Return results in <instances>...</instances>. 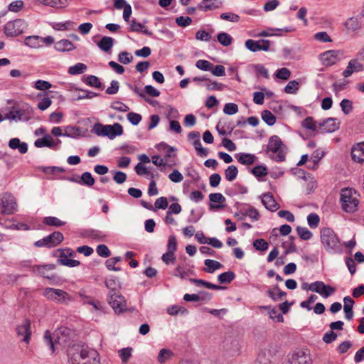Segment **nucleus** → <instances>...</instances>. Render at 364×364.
I'll list each match as a JSON object with an SVG mask.
<instances>
[{
  "label": "nucleus",
  "instance_id": "f257e3e1",
  "mask_svg": "<svg viewBox=\"0 0 364 364\" xmlns=\"http://www.w3.org/2000/svg\"><path fill=\"white\" fill-rule=\"evenodd\" d=\"M72 364H101L99 353L87 346L73 345L68 350Z\"/></svg>",
  "mask_w": 364,
  "mask_h": 364
},
{
  "label": "nucleus",
  "instance_id": "f03ea898",
  "mask_svg": "<svg viewBox=\"0 0 364 364\" xmlns=\"http://www.w3.org/2000/svg\"><path fill=\"white\" fill-rule=\"evenodd\" d=\"M321 241L326 252L330 254L341 253L342 246L336 232L329 228L321 230Z\"/></svg>",
  "mask_w": 364,
  "mask_h": 364
},
{
  "label": "nucleus",
  "instance_id": "7ed1b4c3",
  "mask_svg": "<svg viewBox=\"0 0 364 364\" xmlns=\"http://www.w3.org/2000/svg\"><path fill=\"white\" fill-rule=\"evenodd\" d=\"M284 145L281 139L274 135L269 139L267 146V152L269 153V157L277 162H282L286 159V152L284 150Z\"/></svg>",
  "mask_w": 364,
  "mask_h": 364
},
{
  "label": "nucleus",
  "instance_id": "20e7f679",
  "mask_svg": "<svg viewBox=\"0 0 364 364\" xmlns=\"http://www.w3.org/2000/svg\"><path fill=\"white\" fill-rule=\"evenodd\" d=\"M93 131L97 136H107L109 139H114L117 136L123 134V127L119 123L103 125L100 123L95 124Z\"/></svg>",
  "mask_w": 364,
  "mask_h": 364
},
{
  "label": "nucleus",
  "instance_id": "39448f33",
  "mask_svg": "<svg viewBox=\"0 0 364 364\" xmlns=\"http://www.w3.org/2000/svg\"><path fill=\"white\" fill-rule=\"evenodd\" d=\"M340 201L343 209L347 213H354L357 210L359 200L355 191L346 188L342 189Z\"/></svg>",
  "mask_w": 364,
  "mask_h": 364
},
{
  "label": "nucleus",
  "instance_id": "423d86ee",
  "mask_svg": "<svg viewBox=\"0 0 364 364\" xmlns=\"http://www.w3.org/2000/svg\"><path fill=\"white\" fill-rule=\"evenodd\" d=\"M43 295L48 299L58 304H68L72 297L65 291L51 287L44 289Z\"/></svg>",
  "mask_w": 364,
  "mask_h": 364
},
{
  "label": "nucleus",
  "instance_id": "0eeeda50",
  "mask_svg": "<svg viewBox=\"0 0 364 364\" xmlns=\"http://www.w3.org/2000/svg\"><path fill=\"white\" fill-rule=\"evenodd\" d=\"M28 28V23L21 18L7 22L4 28V33L9 37L21 35Z\"/></svg>",
  "mask_w": 364,
  "mask_h": 364
},
{
  "label": "nucleus",
  "instance_id": "6e6552de",
  "mask_svg": "<svg viewBox=\"0 0 364 364\" xmlns=\"http://www.w3.org/2000/svg\"><path fill=\"white\" fill-rule=\"evenodd\" d=\"M33 115V110L31 106L26 105L20 109H13L5 115V119L14 121H28Z\"/></svg>",
  "mask_w": 364,
  "mask_h": 364
},
{
  "label": "nucleus",
  "instance_id": "1a4fd4ad",
  "mask_svg": "<svg viewBox=\"0 0 364 364\" xmlns=\"http://www.w3.org/2000/svg\"><path fill=\"white\" fill-rule=\"evenodd\" d=\"M63 239V235L59 231H55L52 234L35 242L34 245L37 247H46L52 248L61 243Z\"/></svg>",
  "mask_w": 364,
  "mask_h": 364
},
{
  "label": "nucleus",
  "instance_id": "9d476101",
  "mask_svg": "<svg viewBox=\"0 0 364 364\" xmlns=\"http://www.w3.org/2000/svg\"><path fill=\"white\" fill-rule=\"evenodd\" d=\"M107 302L117 314H122L127 310L126 300L121 294L109 292L107 294Z\"/></svg>",
  "mask_w": 364,
  "mask_h": 364
},
{
  "label": "nucleus",
  "instance_id": "9b49d317",
  "mask_svg": "<svg viewBox=\"0 0 364 364\" xmlns=\"http://www.w3.org/2000/svg\"><path fill=\"white\" fill-rule=\"evenodd\" d=\"M177 249L176 239L173 235H171L168 240L167 244V252L163 254L161 257L162 261L166 264H170L174 263L176 260L175 252Z\"/></svg>",
  "mask_w": 364,
  "mask_h": 364
},
{
  "label": "nucleus",
  "instance_id": "f8f14e48",
  "mask_svg": "<svg viewBox=\"0 0 364 364\" xmlns=\"http://www.w3.org/2000/svg\"><path fill=\"white\" fill-rule=\"evenodd\" d=\"M1 200L2 205V213L4 214L11 215L17 210V203L16 199L11 194H3Z\"/></svg>",
  "mask_w": 364,
  "mask_h": 364
},
{
  "label": "nucleus",
  "instance_id": "ddd939ff",
  "mask_svg": "<svg viewBox=\"0 0 364 364\" xmlns=\"http://www.w3.org/2000/svg\"><path fill=\"white\" fill-rule=\"evenodd\" d=\"M270 41L269 40L260 39L254 41L248 39L245 41V47L252 52L259 50L268 51L269 50Z\"/></svg>",
  "mask_w": 364,
  "mask_h": 364
},
{
  "label": "nucleus",
  "instance_id": "4468645a",
  "mask_svg": "<svg viewBox=\"0 0 364 364\" xmlns=\"http://www.w3.org/2000/svg\"><path fill=\"white\" fill-rule=\"evenodd\" d=\"M16 333L22 342L29 343L31 339V322L28 319L23 321L22 323L16 327Z\"/></svg>",
  "mask_w": 364,
  "mask_h": 364
},
{
  "label": "nucleus",
  "instance_id": "2eb2a0df",
  "mask_svg": "<svg viewBox=\"0 0 364 364\" xmlns=\"http://www.w3.org/2000/svg\"><path fill=\"white\" fill-rule=\"evenodd\" d=\"M75 252L71 249H65L60 250L58 262L59 264L67 266L69 267H75L80 265V262L78 260L69 259L68 256H73Z\"/></svg>",
  "mask_w": 364,
  "mask_h": 364
},
{
  "label": "nucleus",
  "instance_id": "dca6fc26",
  "mask_svg": "<svg viewBox=\"0 0 364 364\" xmlns=\"http://www.w3.org/2000/svg\"><path fill=\"white\" fill-rule=\"evenodd\" d=\"M311 362L309 352L299 350L291 355L287 364H311Z\"/></svg>",
  "mask_w": 364,
  "mask_h": 364
},
{
  "label": "nucleus",
  "instance_id": "f3484780",
  "mask_svg": "<svg viewBox=\"0 0 364 364\" xmlns=\"http://www.w3.org/2000/svg\"><path fill=\"white\" fill-rule=\"evenodd\" d=\"M340 123L336 118H328L318 123V129L323 133H331L339 129Z\"/></svg>",
  "mask_w": 364,
  "mask_h": 364
},
{
  "label": "nucleus",
  "instance_id": "a211bd4d",
  "mask_svg": "<svg viewBox=\"0 0 364 364\" xmlns=\"http://www.w3.org/2000/svg\"><path fill=\"white\" fill-rule=\"evenodd\" d=\"M60 143V140L58 139L57 141L55 142L52 136L49 134H45L43 138H38L36 139L34 142V145L38 148L48 147L57 150L58 149V145Z\"/></svg>",
  "mask_w": 364,
  "mask_h": 364
},
{
  "label": "nucleus",
  "instance_id": "6ab92c4d",
  "mask_svg": "<svg viewBox=\"0 0 364 364\" xmlns=\"http://www.w3.org/2000/svg\"><path fill=\"white\" fill-rule=\"evenodd\" d=\"M340 52L335 50H327L320 55V60L323 65L331 66L336 63L339 60L338 55Z\"/></svg>",
  "mask_w": 364,
  "mask_h": 364
},
{
  "label": "nucleus",
  "instance_id": "aec40b11",
  "mask_svg": "<svg viewBox=\"0 0 364 364\" xmlns=\"http://www.w3.org/2000/svg\"><path fill=\"white\" fill-rule=\"evenodd\" d=\"M209 200L210 203L209 205L210 210H218L225 207L223 204L225 202L226 199L220 193H214L209 195Z\"/></svg>",
  "mask_w": 364,
  "mask_h": 364
},
{
  "label": "nucleus",
  "instance_id": "412c9836",
  "mask_svg": "<svg viewBox=\"0 0 364 364\" xmlns=\"http://www.w3.org/2000/svg\"><path fill=\"white\" fill-rule=\"evenodd\" d=\"M55 264H46V265H35L32 267V270L33 272L38 274L40 276H42L45 278L51 279L54 278L53 274H50L48 272L55 269Z\"/></svg>",
  "mask_w": 364,
  "mask_h": 364
},
{
  "label": "nucleus",
  "instance_id": "4be33fe9",
  "mask_svg": "<svg viewBox=\"0 0 364 364\" xmlns=\"http://www.w3.org/2000/svg\"><path fill=\"white\" fill-rule=\"evenodd\" d=\"M364 70V66L357 59H352L348 62L346 69L343 72V76L350 77L353 73Z\"/></svg>",
  "mask_w": 364,
  "mask_h": 364
},
{
  "label": "nucleus",
  "instance_id": "5701e85b",
  "mask_svg": "<svg viewBox=\"0 0 364 364\" xmlns=\"http://www.w3.org/2000/svg\"><path fill=\"white\" fill-rule=\"evenodd\" d=\"M351 156L355 162H364V142L358 143L352 147Z\"/></svg>",
  "mask_w": 364,
  "mask_h": 364
},
{
  "label": "nucleus",
  "instance_id": "b1692460",
  "mask_svg": "<svg viewBox=\"0 0 364 364\" xmlns=\"http://www.w3.org/2000/svg\"><path fill=\"white\" fill-rule=\"evenodd\" d=\"M262 203L269 210L273 212L278 209V204L270 193H267L261 196Z\"/></svg>",
  "mask_w": 364,
  "mask_h": 364
},
{
  "label": "nucleus",
  "instance_id": "393cba45",
  "mask_svg": "<svg viewBox=\"0 0 364 364\" xmlns=\"http://www.w3.org/2000/svg\"><path fill=\"white\" fill-rule=\"evenodd\" d=\"M193 267L189 264H178L173 274V276L181 279L186 278L188 275L193 273Z\"/></svg>",
  "mask_w": 364,
  "mask_h": 364
},
{
  "label": "nucleus",
  "instance_id": "a878e982",
  "mask_svg": "<svg viewBox=\"0 0 364 364\" xmlns=\"http://www.w3.org/2000/svg\"><path fill=\"white\" fill-rule=\"evenodd\" d=\"M343 26L348 31L354 32L361 28L362 23L358 16H353L347 18L343 23Z\"/></svg>",
  "mask_w": 364,
  "mask_h": 364
},
{
  "label": "nucleus",
  "instance_id": "bb28decb",
  "mask_svg": "<svg viewBox=\"0 0 364 364\" xmlns=\"http://www.w3.org/2000/svg\"><path fill=\"white\" fill-rule=\"evenodd\" d=\"M70 181L77 183L82 186H92L95 184V178L92 177L90 172H84L79 179H75L73 178L70 179Z\"/></svg>",
  "mask_w": 364,
  "mask_h": 364
},
{
  "label": "nucleus",
  "instance_id": "cd10ccee",
  "mask_svg": "<svg viewBox=\"0 0 364 364\" xmlns=\"http://www.w3.org/2000/svg\"><path fill=\"white\" fill-rule=\"evenodd\" d=\"M343 301V311L345 313V317L347 320L350 321L353 317V306L355 304V301L351 297L348 296L344 297Z\"/></svg>",
  "mask_w": 364,
  "mask_h": 364
},
{
  "label": "nucleus",
  "instance_id": "c85d7f7f",
  "mask_svg": "<svg viewBox=\"0 0 364 364\" xmlns=\"http://www.w3.org/2000/svg\"><path fill=\"white\" fill-rule=\"evenodd\" d=\"M189 281L194 284L197 287H204L208 289H214V290H220V289H226L225 287L220 286L217 284H212L210 282H206L203 279H189Z\"/></svg>",
  "mask_w": 364,
  "mask_h": 364
},
{
  "label": "nucleus",
  "instance_id": "c756f323",
  "mask_svg": "<svg viewBox=\"0 0 364 364\" xmlns=\"http://www.w3.org/2000/svg\"><path fill=\"white\" fill-rule=\"evenodd\" d=\"M54 48L60 52H67L75 49L73 43L67 39H62L55 43Z\"/></svg>",
  "mask_w": 364,
  "mask_h": 364
},
{
  "label": "nucleus",
  "instance_id": "7c9ffc66",
  "mask_svg": "<svg viewBox=\"0 0 364 364\" xmlns=\"http://www.w3.org/2000/svg\"><path fill=\"white\" fill-rule=\"evenodd\" d=\"M9 146L12 149H18L21 154H26L28 151V145L26 142H21L18 138L10 139Z\"/></svg>",
  "mask_w": 364,
  "mask_h": 364
},
{
  "label": "nucleus",
  "instance_id": "2f4dec72",
  "mask_svg": "<svg viewBox=\"0 0 364 364\" xmlns=\"http://www.w3.org/2000/svg\"><path fill=\"white\" fill-rule=\"evenodd\" d=\"M236 158L237 161L242 165H252L256 160V156L254 154L247 153H239Z\"/></svg>",
  "mask_w": 364,
  "mask_h": 364
},
{
  "label": "nucleus",
  "instance_id": "473e14b6",
  "mask_svg": "<svg viewBox=\"0 0 364 364\" xmlns=\"http://www.w3.org/2000/svg\"><path fill=\"white\" fill-rule=\"evenodd\" d=\"M24 43L26 46L31 48H39L43 46V44H41V37L38 36H30L26 37Z\"/></svg>",
  "mask_w": 364,
  "mask_h": 364
},
{
  "label": "nucleus",
  "instance_id": "72a5a7b5",
  "mask_svg": "<svg viewBox=\"0 0 364 364\" xmlns=\"http://www.w3.org/2000/svg\"><path fill=\"white\" fill-rule=\"evenodd\" d=\"M114 45V39L109 36H103L97 43V46L103 51H109Z\"/></svg>",
  "mask_w": 364,
  "mask_h": 364
},
{
  "label": "nucleus",
  "instance_id": "f704fd0d",
  "mask_svg": "<svg viewBox=\"0 0 364 364\" xmlns=\"http://www.w3.org/2000/svg\"><path fill=\"white\" fill-rule=\"evenodd\" d=\"M204 264L206 266L204 271L208 273H213L215 270L223 267V264L219 262L210 259H205Z\"/></svg>",
  "mask_w": 364,
  "mask_h": 364
},
{
  "label": "nucleus",
  "instance_id": "c9c22d12",
  "mask_svg": "<svg viewBox=\"0 0 364 364\" xmlns=\"http://www.w3.org/2000/svg\"><path fill=\"white\" fill-rule=\"evenodd\" d=\"M268 296L274 301H278L283 296L287 295V293L284 291L280 290L277 285L274 286L273 289H269L267 291Z\"/></svg>",
  "mask_w": 364,
  "mask_h": 364
},
{
  "label": "nucleus",
  "instance_id": "e433bc0d",
  "mask_svg": "<svg viewBox=\"0 0 364 364\" xmlns=\"http://www.w3.org/2000/svg\"><path fill=\"white\" fill-rule=\"evenodd\" d=\"M173 356V352L166 348L161 349L158 355L157 360L161 364H163L166 363V361L169 360Z\"/></svg>",
  "mask_w": 364,
  "mask_h": 364
},
{
  "label": "nucleus",
  "instance_id": "4c0bfd02",
  "mask_svg": "<svg viewBox=\"0 0 364 364\" xmlns=\"http://www.w3.org/2000/svg\"><path fill=\"white\" fill-rule=\"evenodd\" d=\"M87 67L85 64L78 63L73 66H70L68 69V73L72 75H76L85 73Z\"/></svg>",
  "mask_w": 364,
  "mask_h": 364
},
{
  "label": "nucleus",
  "instance_id": "58836bf2",
  "mask_svg": "<svg viewBox=\"0 0 364 364\" xmlns=\"http://www.w3.org/2000/svg\"><path fill=\"white\" fill-rule=\"evenodd\" d=\"M217 38L218 42L223 46H229L232 44L233 41L232 36L225 32L219 33L217 36Z\"/></svg>",
  "mask_w": 364,
  "mask_h": 364
},
{
  "label": "nucleus",
  "instance_id": "ea45409f",
  "mask_svg": "<svg viewBox=\"0 0 364 364\" xmlns=\"http://www.w3.org/2000/svg\"><path fill=\"white\" fill-rule=\"evenodd\" d=\"M235 278V274L232 271H228L218 275V279L220 284L230 283Z\"/></svg>",
  "mask_w": 364,
  "mask_h": 364
},
{
  "label": "nucleus",
  "instance_id": "a19ab883",
  "mask_svg": "<svg viewBox=\"0 0 364 364\" xmlns=\"http://www.w3.org/2000/svg\"><path fill=\"white\" fill-rule=\"evenodd\" d=\"M85 236L97 240H102L105 235L100 230L90 229L85 231Z\"/></svg>",
  "mask_w": 364,
  "mask_h": 364
},
{
  "label": "nucleus",
  "instance_id": "79ce46f5",
  "mask_svg": "<svg viewBox=\"0 0 364 364\" xmlns=\"http://www.w3.org/2000/svg\"><path fill=\"white\" fill-rule=\"evenodd\" d=\"M105 286L108 288L111 293H116L115 291L120 288L119 280L116 277H110L105 280Z\"/></svg>",
  "mask_w": 364,
  "mask_h": 364
},
{
  "label": "nucleus",
  "instance_id": "37998d69",
  "mask_svg": "<svg viewBox=\"0 0 364 364\" xmlns=\"http://www.w3.org/2000/svg\"><path fill=\"white\" fill-rule=\"evenodd\" d=\"M261 117L262 120L269 126H272L276 122V117L269 110H264Z\"/></svg>",
  "mask_w": 364,
  "mask_h": 364
},
{
  "label": "nucleus",
  "instance_id": "c03bdc74",
  "mask_svg": "<svg viewBox=\"0 0 364 364\" xmlns=\"http://www.w3.org/2000/svg\"><path fill=\"white\" fill-rule=\"evenodd\" d=\"M237 168L234 165L229 166L225 170V178L228 181H232L233 180H235L237 176Z\"/></svg>",
  "mask_w": 364,
  "mask_h": 364
},
{
  "label": "nucleus",
  "instance_id": "a18cd8bd",
  "mask_svg": "<svg viewBox=\"0 0 364 364\" xmlns=\"http://www.w3.org/2000/svg\"><path fill=\"white\" fill-rule=\"evenodd\" d=\"M84 82L90 87L102 89V83L97 76L88 75L85 77Z\"/></svg>",
  "mask_w": 364,
  "mask_h": 364
},
{
  "label": "nucleus",
  "instance_id": "49530a36",
  "mask_svg": "<svg viewBox=\"0 0 364 364\" xmlns=\"http://www.w3.org/2000/svg\"><path fill=\"white\" fill-rule=\"evenodd\" d=\"M246 216L250 217L254 221H257L259 219L258 210L252 206H250L240 219L242 220Z\"/></svg>",
  "mask_w": 364,
  "mask_h": 364
},
{
  "label": "nucleus",
  "instance_id": "de8ad7c7",
  "mask_svg": "<svg viewBox=\"0 0 364 364\" xmlns=\"http://www.w3.org/2000/svg\"><path fill=\"white\" fill-rule=\"evenodd\" d=\"M43 224L49 226L60 227L65 225V222L61 221L56 217L48 216L43 218Z\"/></svg>",
  "mask_w": 364,
  "mask_h": 364
},
{
  "label": "nucleus",
  "instance_id": "09e8293b",
  "mask_svg": "<svg viewBox=\"0 0 364 364\" xmlns=\"http://www.w3.org/2000/svg\"><path fill=\"white\" fill-rule=\"evenodd\" d=\"M325 288V284L321 281H316L309 284L308 289L310 291L316 292L323 296V290Z\"/></svg>",
  "mask_w": 364,
  "mask_h": 364
},
{
  "label": "nucleus",
  "instance_id": "8fccbe9b",
  "mask_svg": "<svg viewBox=\"0 0 364 364\" xmlns=\"http://www.w3.org/2000/svg\"><path fill=\"white\" fill-rule=\"evenodd\" d=\"M206 83L204 85L206 87V89L209 91L213 90H219L221 91L224 89L225 85L223 83H219L215 81H210L208 80V81H205Z\"/></svg>",
  "mask_w": 364,
  "mask_h": 364
},
{
  "label": "nucleus",
  "instance_id": "3c124183",
  "mask_svg": "<svg viewBox=\"0 0 364 364\" xmlns=\"http://www.w3.org/2000/svg\"><path fill=\"white\" fill-rule=\"evenodd\" d=\"M193 145L200 157H205L208 155V150L202 146L200 139L193 141Z\"/></svg>",
  "mask_w": 364,
  "mask_h": 364
},
{
  "label": "nucleus",
  "instance_id": "603ef678",
  "mask_svg": "<svg viewBox=\"0 0 364 364\" xmlns=\"http://www.w3.org/2000/svg\"><path fill=\"white\" fill-rule=\"evenodd\" d=\"M132 348L130 347L120 349L118 351L119 355L123 363H127L132 356Z\"/></svg>",
  "mask_w": 364,
  "mask_h": 364
},
{
  "label": "nucleus",
  "instance_id": "864d4df0",
  "mask_svg": "<svg viewBox=\"0 0 364 364\" xmlns=\"http://www.w3.org/2000/svg\"><path fill=\"white\" fill-rule=\"evenodd\" d=\"M342 112L346 114H349L353 111V102L348 99H343L341 103Z\"/></svg>",
  "mask_w": 364,
  "mask_h": 364
},
{
  "label": "nucleus",
  "instance_id": "5fc2aeb1",
  "mask_svg": "<svg viewBox=\"0 0 364 364\" xmlns=\"http://www.w3.org/2000/svg\"><path fill=\"white\" fill-rule=\"evenodd\" d=\"M301 126L307 129H310L311 131H316L317 126L316 122L314 121L311 117H308L305 118L301 122Z\"/></svg>",
  "mask_w": 364,
  "mask_h": 364
},
{
  "label": "nucleus",
  "instance_id": "6e6d98bb",
  "mask_svg": "<svg viewBox=\"0 0 364 364\" xmlns=\"http://www.w3.org/2000/svg\"><path fill=\"white\" fill-rule=\"evenodd\" d=\"M296 232L302 240H310L312 237V233L310 230H308V228L305 227H297L296 228Z\"/></svg>",
  "mask_w": 364,
  "mask_h": 364
},
{
  "label": "nucleus",
  "instance_id": "4d7b16f0",
  "mask_svg": "<svg viewBox=\"0 0 364 364\" xmlns=\"http://www.w3.org/2000/svg\"><path fill=\"white\" fill-rule=\"evenodd\" d=\"M220 18L223 20L232 23H237L240 19V16L237 14L232 12L222 13L220 16Z\"/></svg>",
  "mask_w": 364,
  "mask_h": 364
},
{
  "label": "nucleus",
  "instance_id": "13d9d810",
  "mask_svg": "<svg viewBox=\"0 0 364 364\" xmlns=\"http://www.w3.org/2000/svg\"><path fill=\"white\" fill-rule=\"evenodd\" d=\"M319 221H320V218H319V216L316 214V213H310L308 216H307V222H308V225L311 228H316L318 227V224H319Z\"/></svg>",
  "mask_w": 364,
  "mask_h": 364
},
{
  "label": "nucleus",
  "instance_id": "bf43d9fd",
  "mask_svg": "<svg viewBox=\"0 0 364 364\" xmlns=\"http://www.w3.org/2000/svg\"><path fill=\"white\" fill-rule=\"evenodd\" d=\"M253 247L258 251H266L268 250L269 244L264 239H257L253 242Z\"/></svg>",
  "mask_w": 364,
  "mask_h": 364
},
{
  "label": "nucleus",
  "instance_id": "052dcab7",
  "mask_svg": "<svg viewBox=\"0 0 364 364\" xmlns=\"http://www.w3.org/2000/svg\"><path fill=\"white\" fill-rule=\"evenodd\" d=\"M118 60L124 65L130 63L133 60V56L127 51H123L118 55Z\"/></svg>",
  "mask_w": 364,
  "mask_h": 364
},
{
  "label": "nucleus",
  "instance_id": "680f3d73",
  "mask_svg": "<svg viewBox=\"0 0 364 364\" xmlns=\"http://www.w3.org/2000/svg\"><path fill=\"white\" fill-rule=\"evenodd\" d=\"M196 66L197 68L201 70L210 71L211 68L213 67V65L206 60H198L196 63Z\"/></svg>",
  "mask_w": 364,
  "mask_h": 364
},
{
  "label": "nucleus",
  "instance_id": "e2e57ef3",
  "mask_svg": "<svg viewBox=\"0 0 364 364\" xmlns=\"http://www.w3.org/2000/svg\"><path fill=\"white\" fill-rule=\"evenodd\" d=\"M255 364H271L269 360V353L266 352H260L257 355Z\"/></svg>",
  "mask_w": 364,
  "mask_h": 364
},
{
  "label": "nucleus",
  "instance_id": "0e129e2a",
  "mask_svg": "<svg viewBox=\"0 0 364 364\" xmlns=\"http://www.w3.org/2000/svg\"><path fill=\"white\" fill-rule=\"evenodd\" d=\"M299 82L296 80H291L284 87L285 92L288 94H295L299 90Z\"/></svg>",
  "mask_w": 364,
  "mask_h": 364
},
{
  "label": "nucleus",
  "instance_id": "69168bd1",
  "mask_svg": "<svg viewBox=\"0 0 364 364\" xmlns=\"http://www.w3.org/2000/svg\"><path fill=\"white\" fill-rule=\"evenodd\" d=\"M274 75L279 79L287 80L291 76V72L288 68H282L278 69Z\"/></svg>",
  "mask_w": 364,
  "mask_h": 364
},
{
  "label": "nucleus",
  "instance_id": "338daca9",
  "mask_svg": "<svg viewBox=\"0 0 364 364\" xmlns=\"http://www.w3.org/2000/svg\"><path fill=\"white\" fill-rule=\"evenodd\" d=\"M127 119L132 125H138L139 122L141 121V115L135 113V112H129L127 115Z\"/></svg>",
  "mask_w": 364,
  "mask_h": 364
},
{
  "label": "nucleus",
  "instance_id": "774afa93",
  "mask_svg": "<svg viewBox=\"0 0 364 364\" xmlns=\"http://www.w3.org/2000/svg\"><path fill=\"white\" fill-rule=\"evenodd\" d=\"M96 252L97 255L102 257H108L110 256L111 252L105 245H99L96 248Z\"/></svg>",
  "mask_w": 364,
  "mask_h": 364
}]
</instances>
